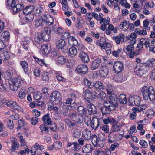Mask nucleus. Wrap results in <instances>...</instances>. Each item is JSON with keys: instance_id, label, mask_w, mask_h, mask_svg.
Returning <instances> with one entry per match:
<instances>
[{"instance_id": "f257e3e1", "label": "nucleus", "mask_w": 155, "mask_h": 155, "mask_svg": "<svg viewBox=\"0 0 155 155\" xmlns=\"http://www.w3.org/2000/svg\"><path fill=\"white\" fill-rule=\"evenodd\" d=\"M141 92L144 100L153 101L155 99V92L152 87L144 86L142 88Z\"/></svg>"}, {"instance_id": "f03ea898", "label": "nucleus", "mask_w": 155, "mask_h": 155, "mask_svg": "<svg viewBox=\"0 0 155 155\" xmlns=\"http://www.w3.org/2000/svg\"><path fill=\"white\" fill-rule=\"evenodd\" d=\"M117 100L118 98L116 94H113L109 97L108 100L104 101V105L113 110H115L118 105Z\"/></svg>"}, {"instance_id": "7ed1b4c3", "label": "nucleus", "mask_w": 155, "mask_h": 155, "mask_svg": "<svg viewBox=\"0 0 155 155\" xmlns=\"http://www.w3.org/2000/svg\"><path fill=\"white\" fill-rule=\"evenodd\" d=\"M112 120V127L110 130L111 132H110V134L109 136V141L111 143H113V140H110L111 136H115L114 134H111L112 133L117 132L121 135H123L124 134L123 131L121 130V126L118 124V122L115 120Z\"/></svg>"}, {"instance_id": "20e7f679", "label": "nucleus", "mask_w": 155, "mask_h": 155, "mask_svg": "<svg viewBox=\"0 0 155 155\" xmlns=\"http://www.w3.org/2000/svg\"><path fill=\"white\" fill-rule=\"evenodd\" d=\"M12 84H10V89L14 91H17L22 85L23 81L21 78L18 77L12 80Z\"/></svg>"}, {"instance_id": "39448f33", "label": "nucleus", "mask_w": 155, "mask_h": 155, "mask_svg": "<svg viewBox=\"0 0 155 155\" xmlns=\"http://www.w3.org/2000/svg\"><path fill=\"white\" fill-rule=\"evenodd\" d=\"M146 65L143 64H137L134 69V71L138 76H142L147 72Z\"/></svg>"}, {"instance_id": "423d86ee", "label": "nucleus", "mask_w": 155, "mask_h": 155, "mask_svg": "<svg viewBox=\"0 0 155 155\" xmlns=\"http://www.w3.org/2000/svg\"><path fill=\"white\" fill-rule=\"evenodd\" d=\"M11 2V7L14 13H17L22 10L24 8L23 4H18L15 5V1L14 0H7V2L8 4H10Z\"/></svg>"}, {"instance_id": "0eeeda50", "label": "nucleus", "mask_w": 155, "mask_h": 155, "mask_svg": "<svg viewBox=\"0 0 155 155\" xmlns=\"http://www.w3.org/2000/svg\"><path fill=\"white\" fill-rule=\"evenodd\" d=\"M128 102L129 104L131 105L139 106L140 103L141 99L139 96L134 95L130 96Z\"/></svg>"}, {"instance_id": "6e6552de", "label": "nucleus", "mask_w": 155, "mask_h": 155, "mask_svg": "<svg viewBox=\"0 0 155 155\" xmlns=\"http://www.w3.org/2000/svg\"><path fill=\"white\" fill-rule=\"evenodd\" d=\"M103 118L97 117H93L91 120V127L94 130H96L102 125Z\"/></svg>"}, {"instance_id": "1a4fd4ad", "label": "nucleus", "mask_w": 155, "mask_h": 155, "mask_svg": "<svg viewBox=\"0 0 155 155\" xmlns=\"http://www.w3.org/2000/svg\"><path fill=\"white\" fill-rule=\"evenodd\" d=\"M70 118L75 122L81 124L83 121L82 116L78 114L77 112H73L70 113L69 115Z\"/></svg>"}, {"instance_id": "9d476101", "label": "nucleus", "mask_w": 155, "mask_h": 155, "mask_svg": "<svg viewBox=\"0 0 155 155\" xmlns=\"http://www.w3.org/2000/svg\"><path fill=\"white\" fill-rule=\"evenodd\" d=\"M51 101L53 104H58L61 101V96L60 93L57 91H54L51 94Z\"/></svg>"}, {"instance_id": "9b49d317", "label": "nucleus", "mask_w": 155, "mask_h": 155, "mask_svg": "<svg viewBox=\"0 0 155 155\" xmlns=\"http://www.w3.org/2000/svg\"><path fill=\"white\" fill-rule=\"evenodd\" d=\"M50 28L45 27L43 32L40 34L43 41H48L50 39L49 34L50 32Z\"/></svg>"}, {"instance_id": "f8f14e48", "label": "nucleus", "mask_w": 155, "mask_h": 155, "mask_svg": "<svg viewBox=\"0 0 155 155\" xmlns=\"http://www.w3.org/2000/svg\"><path fill=\"white\" fill-rule=\"evenodd\" d=\"M83 95L86 99H95L97 98V94L94 91H91L89 90H86L83 93Z\"/></svg>"}, {"instance_id": "ddd939ff", "label": "nucleus", "mask_w": 155, "mask_h": 155, "mask_svg": "<svg viewBox=\"0 0 155 155\" xmlns=\"http://www.w3.org/2000/svg\"><path fill=\"white\" fill-rule=\"evenodd\" d=\"M123 69V63L120 61H116L113 65V69L115 72L119 73Z\"/></svg>"}, {"instance_id": "4468645a", "label": "nucleus", "mask_w": 155, "mask_h": 155, "mask_svg": "<svg viewBox=\"0 0 155 155\" xmlns=\"http://www.w3.org/2000/svg\"><path fill=\"white\" fill-rule=\"evenodd\" d=\"M76 70L79 73L85 74L88 71V68L86 65L81 64L78 66Z\"/></svg>"}, {"instance_id": "2eb2a0df", "label": "nucleus", "mask_w": 155, "mask_h": 155, "mask_svg": "<svg viewBox=\"0 0 155 155\" xmlns=\"http://www.w3.org/2000/svg\"><path fill=\"white\" fill-rule=\"evenodd\" d=\"M124 35L123 34H120L118 35L113 36L112 38L117 44H119L124 42Z\"/></svg>"}, {"instance_id": "dca6fc26", "label": "nucleus", "mask_w": 155, "mask_h": 155, "mask_svg": "<svg viewBox=\"0 0 155 155\" xmlns=\"http://www.w3.org/2000/svg\"><path fill=\"white\" fill-rule=\"evenodd\" d=\"M51 50L50 47H48L47 45L43 44L41 47V52L44 55H47L48 54Z\"/></svg>"}, {"instance_id": "f3484780", "label": "nucleus", "mask_w": 155, "mask_h": 155, "mask_svg": "<svg viewBox=\"0 0 155 155\" xmlns=\"http://www.w3.org/2000/svg\"><path fill=\"white\" fill-rule=\"evenodd\" d=\"M109 72V67L106 66L101 67L100 70V74L102 77L107 76Z\"/></svg>"}, {"instance_id": "a211bd4d", "label": "nucleus", "mask_w": 155, "mask_h": 155, "mask_svg": "<svg viewBox=\"0 0 155 155\" xmlns=\"http://www.w3.org/2000/svg\"><path fill=\"white\" fill-rule=\"evenodd\" d=\"M79 56L81 61L84 63H87L89 60L88 55L84 52H80Z\"/></svg>"}, {"instance_id": "6ab92c4d", "label": "nucleus", "mask_w": 155, "mask_h": 155, "mask_svg": "<svg viewBox=\"0 0 155 155\" xmlns=\"http://www.w3.org/2000/svg\"><path fill=\"white\" fill-rule=\"evenodd\" d=\"M87 110L90 114H96L97 111L95 106L93 104H89L87 107Z\"/></svg>"}, {"instance_id": "aec40b11", "label": "nucleus", "mask_w": 155, "mask_h": 155, "mask_svg": "<svg viewBox=\"0 0 155 155\" xmlns=\"http://www.w3.org/2000/svg\"><path fill=\"white\" fill-rule=\"evenodd\" d=\"M49 114L48 113L46 115H44L42 117V120L45 124L49 125L52 123L51 119L49 117Z\"/></svg>"}, {"instance_id": "412c9836", "label": "nucleus", "mask_w": 155, "mask_h": 155, "mask_svg": "<svg viewBox=\"0 0 155 155\" xmlns=\"http://www.w3.org/2000/svg\"><path fill=\"white\" fill-rule=\"evenodd\" d=\"M66 45V42L63 39H60L56 41V46L59 49H62Z\"/></svg>"}, {"instance_id": "4be33fe9", "label": "nucleus", "mask_w": 155, "mask_h": 155, "mask_svg": "<svg viewBox=\"0 0 155 155\" xmlns=\"http://www.w3.org/2000/svg\"><path fill=\"white\" fill-rule=\"evenodd\" d=\"M82 136L84 139L89 140L91 137V133L88 129H85L82 132Z\"/></svg>"}, {"instance_id": "5701e85b", "label": "nucleus", "mask_w": 155, "mask_h": 155, "mask_svg": "<svg viewBox=\"0 0 155 155\" xmlns=\"http://www.w3.org/2000/svg\"><path fill=\"white\" fill-rule=\"evenodd\" d=\"M34 9V7L33 5L27 6L23 9V13L25 15L31 14Z\"/></svg>"}, {"instance_id": "b1692460", "label": "nucleus", "mask_w": 155, "mask_h": 155, "mask_svg": "<svg viewBox=\"0 0 155 155\" xmlns=\"http://www.w3.org/2000/svg\"><path fill=\"white\" fill-rule=\"evenodd\" d=\"M101 63V60L99 58H97L94 60L93 62L91 69L94 70L97 69L100 66Z\"/></svg>"}, {"instance_id": "393cba45", "label": "nucleus", "mask_w": 155, "mask_h": 155, "mask_svg": "<svg viewBox=\"0 0 155 155\" xmlns=\"http://www.w3.org/2000/svg\"><path fill=\"white\" fill-rule=\"evenodd\" d=\"M69 55L71 57H73L77 55V50L76 47L72 46L69 48L68 52Z\"/></svg>"}, {"instance_id": "a878e982", "label": "nucleus", "mask_w": 155, "mask_h": 155, "mask_svg": "<svg viewBox=\"0 0 155 155\" xmlns=\"http://www.w3.org/2000/svg\"><path fill=\"white\" fill-rule=\"evenodd\" d=\"M93 149L91 145L87 144L83 147L82 150L84 153H90Z\"/></svg>"}, {"instance_id": "bb28decb", "label": "nucleus", "mask_w": 155, "mask_h": 155, "mask_svg": "<svg viewBox=\"0 0 155 155\" xmlns=\"http://www.w3.org/2000/svg\"><path fill=\"white\" fill-rule=\"evenodd\" d=\"M68 43L71 46H76L78 44V42L75 37L70 36L68 39Z\"/></svg>"}, {"instance_id": "cd10ccee", "label": "nucleus", "mask_w": 155, "mask_h": 155, "mask_svg": "<svg viewBox=\"0 0 155 155\" xmlns=\"http://www.w3.org/2000/svg\"><path fill=\"white\" fill-rule=\"evenodd\" d=\"M90 139L92 143L94 145H98L99 146L100 142L98 140L97 137L96 135H93Z\"/></svg>"}, {"instance_id": "c85d7f7f", "label": "nucleus", "mask_w": 155, "mask_h": 155, "mask_svg": "<svg viewBox=\"0 0 155 155\" xmlns=\"http://www.w3.org/2000/svg\"><path fill=\"white\" fill-rule=\"evenodd\" d=\"M93 85L97 90L100 91L104 88L103 83L100 81H97L94 84H93Z\"/></svg>"}, {"instance_id": "c756f323", "label": "nucleus", "mask_w": 155, "mask_h": 155, "mask_svg": "<svg viewBox=\"0 0 155 155\" xmlns=\"http://www.w3.org/2000/svg\"><path fill=\"white\" fill-rule=\"evenodd\" d=\"M100 110L102 112L103 115L110 114V112L111 110H112L110 109V108H109L107 107H106L104 105L101 107Z\"/></svg>"}, {"instance_id": "7c9ffc66", "label": "nucleus", "mask_w": 155, "mask_h": 155, "mask_svg": "<svg viewBox=\"0 0 155 155\" xmlns=\"http://www.w3.org/2000/svg\"><path fill=\"white\" fill-rule=\"evenodd\" d=\"M81 135V130L78 129H75L72 133V137L75 138H79Z\"/></svg>"}, {"instance_id": "2f4dec72", "label": "nucleus", "mask_w": 155, "mask_h": 155, "mask_svg": "<svg viewBox=\"0 0 155 155\" xmlns=\"http://www.w3.org/2000/svg\"><path fill=\"white\" fill-rule=\"evenodd\" d=\"M20 64L21 66L24 71L27 72L28 70V63L25 61H20Z\"/></svg>"}, {"instance_id": "473e14b6", "label": "nucleus", "mask_w": 155, "mask_h": 155, "mask_svg": "<svg viewBox=\"0 0 155 155\" xmlns=\"http://www.w3.org/2000/svg\"><path fill=\"white\" fill-rule=\"evenodd\" d=\"M77 110L79 112V114L81 116L86 114L87 112L86 109L82 106H79L77 109Z\"/></svg>"}, {"instance_id": "72a5a7b5", "label": "nucleus", "mask_w": 155, "mask_h": 155, "mask_svg": "<svg viewBox=\"0 0 155 155\" xmlns=\"http://www.w3.org/2000/svg\"><path fill=\"white\" fill-rule=\"evenodd\" d=\"M119 100L120 103L124 104H126L127 101L126 95L124 94H120V95Z\"/></svg>"}, {"instance_id": "f704fd0d", "label": "nucleus", "mask_w": 155, "mask_h": 155, "mask_svg": "<svg viewBox=\"0 0 155 155\" xmlns=\"http://www.w3.org/2000/svg\"><path fill=\"white\" fill-rule=\"evenodd\" d=\"M16 102L12 101H9L7 100H5L4 103L7 105L8 107L13 109L14 106L15 105Z\"/></svg>"}, {"instance_id": "c9c22d12", "label": "nucleus", "mask_w": 155, "mask_h": 155, "mask_svg": "<svg viewBox=\"0 0 155 155\" xmlns=\"http://www.w3.org/2000/svg\"><path fill=\"white\" fill-rule=\"evenodd\" d=\"M105 139V136L104 134L102 133L100 134L99 135V142H102L101 144H99V147H103L104 144V140Z\"/></svg>"}, {"instance_id": "e433bc0d", "label": "nucleus", "mask_w": 155, "mask_h": 155, "mask_svg": "<svg viewBox=\"0 0 155 155\" xmlns=\"http://www.w3.org/2000/svg\"><path fill=\"white\" fill-rule=\"evenodd\" d=\"M26 89L24 88H21L18 95V97L21 99H24L25 96V92Z\"/></svg>"}, {"instance_id": "4c0bfd02", "label": "nucleus", "mask_w": 155, "mask_h": 155, "mask_svg": "<svg viewBox=\"0 0 155 155\" xmlns=\"http://www.w3.org/2000/svg\"><path fill=\"white\" fill-rule=\"evenodd\" d=\"M39 145L38 143H36L35 145L34 148L35 150L34 151V155H36V154H39L41 153V150L40 149V148H39Z\"/></svg>"}, {"instance_id": "58836bf2", "label": "nucleus", "mask_w": 155, "mask_h": 155, "mask_svg": "<svg viewBox=\"0 0 155 155\" xmlns=\"http://www.w3.org/2000/svg\"><path fill=\"white\" fill-rule=\"evenodd\" d=\"M141 43L143 45H144L145 47L147 48L149 46V40L147 38H142L140 39Z\"/></svg>"}, {"instance_id": "ea45409f", "label": "nucleus", "mask_w": 155, "mask_h": 155, "mask_svg": "<svg viewBox=\"0 0 155 155\" xmlns=\"http://www.w3.org/2000/svg\"><path fill=\"white\" fill-rule=\"evenodd\" d=\"M84 81L85 85L88 88L91 89L93 87V84H92L91 82L87 78L84 79Z\"/></svg>"}, {"instance_id": "a19ab883", "label": "nucleus", "mask_w": 155, "mask_h": 155, "mask_svg": "<svg viewBox=\"0 0 155 155\" xmlns=\"http://www.w3.org/2000/svg\"><path fill=\"white\" fill-rule=\"evenodd\" d=\"M40 128L41 130V132L46 133L49 132L48 128L46 127L45 125L42 124L40 126Z\"/></svg>"}, {"instance_id": "79ce46f5", "label": "nucleus", "mask_w": 155, "mask_h": 155, "mask_svg": "<svg viewBox=\"0 0 155 155\" xmlns=\"http://www.w3.org/2000/svg\"><path fill=\"white\" fill-rule=\"evenodd\" d=\"M106 89L108 94L111 95L113 94H112L113 91V88L112 86L107 85L106 87Z\"/></svg>"}, {"instance_id": "37998d69", "label": "nucleus", "mask_w": 155, "mask_h": 155, "mask_svg": "<svg viewBox=\"0 0 155 155\" xmlns=\"http://www.w3.org/2000/svg\"><path fill=\"white\" fill-rule=\"evenodd\" d=\"M48 73V72L44 71L42 73V79L43 81H47L49 80Z\"/></svg>"}, {"instance_id": "c03bdc74", "label": "nucleus", "mask_w": 155, "mask_h": 155, "mask_svg": "<svg viewBox=\"0 0 155 155\" xmlns=\"http://www.w3.org/2000/svg\"><path fill=\"white\" fill-rule=\"evenodd\" d=\"M58 61L59 64H64L66 62V60L64 57L61 56L58 58Z\"/></svg>"}, {"instance_id": "a18cd8bd", "label": "nucleus", "mask_w": 155, "mask_h": 155, "mask_svg": "<svg viewBox=\"0 0 155 155\" xmlns=\"http://www.w3.org/2000/svg\"><path fill=\"white\" fill-rule=\"evenodd\" d=\"M34 41L38 43H40L43 41L40 35H36L34 38Z\"/></svg>"}, {"instance_id": "49530a36", "label": "nucleus", "mask_w": 155, "mask_h": 155, "mask_svg": "<svg viewBox=\"0 0 155 155\" xmlns=\"http://www.w3.org/2000/svg\"><path fill=\"white\" fill-rule=\"evenodd\" d=\"M155 114V113L153 111V109H151L149 110L147 116L148 118H153V116Z\"/></svg>"}, {"instance_id": "de8ad7c7", "label": "nucleus", "mask_w": 155, "mask_h": 155, "mask_svg": "<svg viewBox=\"0 0 155 155\" xmlns=\"http://www.w3.org/2000/svg\"><path fill=\"white\" fill-rule=\"evenodd\" d=\"M115 119L113 118H107L106 119H104V120L103 119V121L104 124H108L110 122L111 124L112 123V120H115Z\"/></svg>"}, {"instance_id": "09e8293b", "label": "nucleus", "mask_w": 155, "mask_h": 155, "mask_svg": "<svg viewBox=\"0 0 155 155\" xmlns=\"http://www.w3.org/2000/svg\"><path fill=\"white\" fill-rule=\"evenodd\" d=\"M62 146V144L59 142H56L54 143L53 144L54 147L56 149H58L61 148Z\"/></svg>"}, {"instance_id": "8fccbe9b", "label": "nucleus", "mask_w": 155, "mask_h": 155, "mask_svg": "<svg viewBox=\"0 0 155 155\" xmlns=\"http://www.w3.org/2000/svg\"><path fill=\"white\" fill-rule=\"evenodd\" d=\"M100 128H101L103 131L104 132L107 133L109 132V126L107 124H104L103 126H100Z\"/></svg>"}, {"instance_id": "3c124183", "label": "nucleus", "mask_w": 155, "mask_h": 155, "mask_svg": "<svg viewBox=\"0 0 155 155\" xmlns=\"http://www.w3.org/2000/svg\"><path fill=\"white\" fill-rule=\"evenodd\" d=\"M43 20L41 19H37L35 22V25L37 27L42 25Z\"/></svg>"}, {"instance_id": "603ef678", "label": "nucleus", "mask_w": 155, "mask_h": 155, "mask_svg": "<svg viewBox=\"0 0 155 155\" xmlns=\"http://www.w3.org/2000/svg\"><path fill=\"white\" fill-rule=\"evenodd\" d=\"M68 108L70 110H74L76 109L77 107V105L76 103L75 102L71 103L70 105L68 106Z\"/></svg>"}, {"instance_id": "864d4df0", "label": "nucleus", "mask_w": 155, "mask_h": 155, "mask_svg": "<svg viewBox=\"0 0 155 155\" xmlns=\"http://www.w3.org/2000/svg\"><path fill=\"white\" fill-rule=\"evenodd\" d=\"M148 64L150 67H153L155 66V59L151 58L148 60Z\"/></svg>"}, {"instance_id": "5fc2aeb1", "label": "nucleus", "mask_w": 155, "mask_h": 155, "mask_svg": "<svg viewBox=\"0 0 155 155\" xmlns=\"http://www.w3.org/2000/svg\"><path fill=\"white\" fill-rule=\"evenodd\" d=\"M74 147L73 150L75 151H78L81 148V146L76 142H73Z\"/></svg>"}, {"instance_id": "6e6d98bb", "label": "nucleus", "mask_w": 155, "mask_h": 155, "mask_svg": "<svg viewBox=\"0 0 155 155\" xmlns=\"http://www.w3.org/2000/svg\"><path fill=\"white\" fill-rule=\"evenodd\" d=\"M18 145L19 143L18 142L16 141H14L12 145L11 148V151L12 152H14L15 151V149H16V147H18Z\"/></svg>"}, {"instance_id": "4d7b16f0", "label": "nucleus", "mask_w": 155, "mask_h": 155, "mask_svg": "<svg viewBox=\"0 0 155 155\" xmlns=\"http://www.w3.org/2000/svg\"><path fill=\"white\" fill-rule=\"evenodd\" d=\"M34 58L36 61L38 63H41V64H43L45 66H48V65L45 63L44 61L42 60H40L38 58L36 57H34Z\"/></svg>"}, {"instance_id": "13d9d810", "label": "nucleus", "mask_w": 155, "mask_h": 155, "mask_svg": "<svg viewBox=\"0 0 155 155\" xmlns=\"http://www.w3.org/2000/svg\"><path fill=\"white\" fill-rule=\"evenodd\" d=\"M50 125V128L52 131L54 132H56L58 131V130L57 129V125L55 123H54L53 124H51V125Z\"/></svg>"}, {"instance_id": "bf43d9fd", "label": "nucleus", "mask_w": 155, "mask_h": 155, "mask_svg": "<svg viewBox=\"0 0 155 155\" xmlns=\"http://www.w3.org/2000/svg\"><path fill=\"white\" fill-rule=\"evenodd\" d=\"M64 103H61L60 105L59 108L62 111V114L64 116H65L66 115V114L67 113H68V112L66 111L65 112H64L63 111H62L63 110V109L64 108H64H65L66 107V105H64Z\"/></svg>"}, {"instance_id": "052dcab7", "label": "nucleus", "mask_w": 155, "mask_h": 155, "mask_svg": "<svg viewBox=\"0 0 155 155\" xmlns=\"http://www.w3.org/2000/svg\"><path fill=\"white\" fill-rule=\"evenodd\" d=\"M43 9L42 7L38 6L35 9V12L39 15H40L42 12Z\"/></svg>"}, {"instance_id": "680f3d73", "label": "nucleus", "mask_w": 155, "mask_h": 155, "mask_svg": "<svg viewBox=\"0 0 155 155\" xmlns=\"http://www.w3.org/2000/svg\"><path fill=\"white\" fill-rule=\"evenodd\" d=\"M114 79L115 81L118 82H121L123 80V77L122 75L121 74H120L119 75L115 77Z\"/></svg>"}, {"instance_id": "e2e57ef3", "label": "nucleus", "mask_w": 155, "mask_h": 155, "mask_svg": "<svg viewBox=\"0 0 155 155\" xmlns=\"http://www.w3.org/2000/svg\"><path fill=\"white\" fill-rule=\"evenodd\" d=\"M136 126L133 125L131 126L130 128L129 133L133 134V133H136L137 131V130L136 129Z\"/></svg>"}, {"instance_id": "0e129e2a", "label": "nucleus", "mask_w": 155, "mask_h": 155, "mask_svg": "<svg viewBox=\"0 0 155 155\" xmlns=\"http://www.w3.org/2000/svg\"><path fill=\"white\" fill-rule=\"evenodd\" d=\"M26 15V16L25 18L28 21H33L34 19V15L32 14H30L29 15V14H28Z\"/></svg>"}, {"instance_id": "69168bd1", "label": "nucleus", "mask_w": 155, "mask_h": 155, "mask_svg": "<svg viewBox=\"0 0 155 155\" xmlns=\"http://www.w3.org/2000/svg\"><path fill=\"white\" fill-rule=\"evenodd\" d=\"M84 122L86 124L87 126H89L90 124H91V120L90 118L87 117H86L84 118Z\"/></svg>"}, {"instance_id": "338daca9", "label": "nucleus", "mask_w": 155, "mask_h": 155, "mask_svg": "<svg viewBox=\"0 0 155 155\" xmlns=\"http://www.w3.org/2000/svg\"><path fill=\"white\" fill-rule=\"evenodd\" d=\"M139 144L144 148L147 147L148 145L147 142L143 140H141L140 141Z\"/></svg>"}, {"instance_id": "774afa93", "label": "nucleus", "mask_w": 155, "mask_h": 155, "mask_svg": "<svg viewBox=\"0 0 155 155\" xmlns=\"http://www.w3.org/2000/svg\"><path fill=\"white\" fill-rule=\"evenodd\" d=\"M40 71L39 68H37L34 71V73L35 76L38 77L40 74Z\"/></svg>"}]
</instances>
